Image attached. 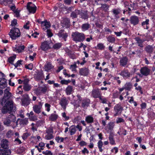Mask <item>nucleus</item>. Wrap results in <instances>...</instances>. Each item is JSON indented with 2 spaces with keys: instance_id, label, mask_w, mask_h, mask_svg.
<instances>
[{
  "instance_id": "1",
  "label": "nucleus",
  "mask_w": 155,
  "mask_h": 155,
  "mask_svg": "<svg viewBox=\"0 0 155 155\" xmlns=\"http://www.w3.org/2000/svg\"><path fill=\"white\" fill-rule=\"evenodd\" d=\"M72 36L73 40L75 41L81 42L83 41L85 39V35L83 33L78 32H73Z\"/></svg>"
},
{
  "instance_id": "2",
  "label": "nucleus",
  "mask_w": 155,
  "mask_h": 155,
  "mask_svg": "<svg viewBox=\"0 0 155 155\" xmlns=\"http://www.w3.org/2000/svg\"><path fill=\"white\" fill-rule=\"evenodd\" d=\"M6 103L3 107L2 111L3 114H5L8 111H11L14 108L13 102L12 101H5Z\"/></svg>"
},
{
  "instance_id": "3",
  "label": "nucleus",
  "mask_w": 155,
  "mask_h": 155,
  "mask_svg": "<svg viewBox=\"0 0 155 155\" xmlns=\"http://www.w3.org/2000/svg\"><path fill=\"white\" fill-rule=\"evenodd\" d=\"M21 35L19 29L17 28H13L9 33V35L12 39H15Z\"/></svg>"
},
{
  "instance_id": "4",
  "label": "nucleus",
  "mask_w": 155,
  "mask_h": 155,
  "mask_svg": "<svg viewBox=\"0 0 155 155\" xmlns=\"http://www.w3.org/2000/svg\"><path fill=\"white\" fill-rule=\"evenodd\" d=\"M23 97V98L21 100L22 105L25 106H27L30 103L31 99L27 94H24Z\"/></svg>"
},
{
  "instance_id": "5",
  "label": "nucleus",
  "mask_w": 155,
  "mask_h": 155,
  "mask_svg": "<svg viewBox=\"0 0 155 155\" xmlns=\"http://www.w3.org/2000/svg\"><path fill=\"white\" fill-rule=\"evenodd\" d=\"M43 103V102L40 101L38 103V104L34 105L33 107V110L34 112L37 114L40 113Z\"/></svg>"
},
{
  "instance_id": "6",
  "label": "nucleus",
  "mask_w": 155,
  "mask_h": 155,
  "mask_svg": "<svg viewBox=\"0 0 155 155\" xmlns=\"http://www.w3.org/2000/svg\"><path fill=\"white\" fill-rule=\"evenodd\" d=\"M27 9L30 13H34L36 10V6L31 2L28 3L27 5Z\"/></svg>"
},
{
  "instance_id": "7",
  "label": "nucleus",
  "mask_w": 155,
  "mask_h": 155,
  "mask_svg": "<svg viewBox=\"0 0 155 155\" xmlns=\"http://www.w3.org/2000/svg\"><path fill=\"white\" fill-rule=\"evenodd\" d=\"M123 110V108L121 106L120 104H116L114 107V110L115 113V116H116L118 114H120Z\"/></svg>"
},
{
  "instance_id": "8",
  "label": "nucleus",
  "mask_w": 155,
  "mask_h": 155,
  "mask_svg": "<svg viewBox=\"0 0 155 155\" xmlns=\"http://www.w3.org/2000/svg\"><path fill=\"white\" fill-rule=\"evenodd\" d=\"M8 118L10 120L11 122H13L14 123L12 125L13 128L16 127L18 125V121H16V117L13 114H11L9 115Z\"/></svg>"
},
{
  "instance_id": "9",
  "label": "nucleus",
  "mask_w": 155,
  "mask_h": 155,
  "mask_svg": "<svg viewBox=\"0 0 155 155\" xmlns=\"http://www.w3.org/2000/svg\"><path fill=\"white\" fill-rule=\"evenodd\" d=\"M40 24H41V27L44 31L49 29L51 27L49 22H48L47 20L41 21Z\"/></svg>"
},
{
  "instance_id": "10",
  "label": "nucleus",
  "mask_w": 155,
  "mask_h": 155,
  "mask_svg": "<svg viewBox=\"0 0 155 155\" xmlns=\"http://www.w3.org/2000/svg\"><path fill=\"white\" fill-rule=\"evenodd\" d=\"M150 70L147 67H144L141 68L140 70V72L143 75L147 76L149 75Z\"/></svg>"
},
{
  "instance_id": "11",
  "label": "nucleus",
  "mask_w": 155,
  "mask_h": 155,
  "mask_svg": "<svg viewBox=\"0 0 155 155\" xmlns=\"http://www.w3.org/2000/svg\"><path fill=\"white\" fill-rule=\"evenodd\" d=\"M68 103V102L66 98L65 97H64L61 99L59 104L65 110Z\"/></svg>"
},
{
  "instance_id": "12",
  "label": "nucleus",
  "mask_w": 155,
  "mask_h": 155,
  "mask_svg": "<svg viewBox=\"0 0 155 155\" xmlns=\"http://www.w3.org/2000/svg\"><path fill=\"white\" fill-rule=\"evenodd\" d=\"M130 23L134 25H137L139 22L138 18L136 16H131L130 18Z\"/></svg>"
},
{
  "instance_id": "13",
  "label": "nucleus",
  "mask_w": 155,
  "mask_h": 155,
  "mask_svg": "<svg viewBox=\"0 0 155 155\" xmlns=\"http://www.w3.org/2000/svg\"><path fill=\"white\" fill-rule=\"evenodd\" d=\"M58 35L60 38H63L65 41H66V38L68 36V34L64 32V30H60L58 34Z\"/></svg>"
},
{
  "instance_id": "14",
  "label": "nucleus",
  "mask_w": 155,
  "mask_h": 155,
  "mask_svg": "<svg viewBox=\"0 0 155 155\" xmlns=\"http://www.w3.org/2000/svg\"><path fill=\"white\" fill-rule=\"evenodd\" d=\"M41 48L43 51H46L50 48L49 44L47 41L43 42L41 45Z\"/></svg>"
},
{
  "instance_id": "15",
  "label": "nucleus",
  "mask_w": 155,
  "mask_h": 155,
  "mask_svg": "<svg viewBox=\"0 0 155 155\" xmlns=\"http://www.w3.org/2000/svg\"><path fill=\"white\" fill-rule=\"evenodd\" d=\"M8 141L7 140L5 139H3L1 141L0 146L2 148L6 149L8 147Z\"/></svg>"
},
{
  "instance_id": "16",
  "label": "nucleus",
  "mask_w": 155,
  "mask_h": 155,
  "mask_svg": "<svg viewBox=\"0 0 155 155\" xmlns=\"http://www.w3.org/2000/svg\"><path fill=\"white\" fill-rule=\"evenodd\" d=\"M6 80L4 78H0V88L4 89L7 86Z\"/></svg>"
},
{
  "instance_id": "17",
  "label": "nucleus",
  "mask_w": 155,
  "mask_h": 155,
  "mask_svg": "<svg viewBox=\"0 0 155 155\" xmlns=\"http://www.w3.org/2000/svg\"><path fill=\"white\" fill-rule=\"evenodd\" d=\"M128 59L126 57H124L120 59V65L122 66H124L127 64Z\"/></svg>"
},
{
  "instance_id": "18",
  "label": "nucleus",
  "mask_w": 155,
  "mask_h": 155,
  "mask_svg": "<svg viewBox=\"0 0 155 155\" xmlns=\"http://www.w3.org/2000/svg\"><path fill=\"white\" fill-rule=\"evenodd\" d=\"M79 73L82 75L86 76L88 75L89 73L88 69L86 68L80 69Z\"/></svg>"
},
{
  "instance_id": "19",
  "label": "nucleus",
  "mask_w": 155,
  "mask_h": 155,
  "mask_svg": "<svg viewBox=\"0 0 155 155\" xmlns=\"http://www.w3.org/2000/svg\"><path fill=\"white\" fill-rule=\"evenodd\" d=\"M114 132H111L109 135V140L110 144L111 145H115V142L114 140Z\"/></svg>"
},
{
  "instance_id": "20",
  "label": "nucleus",
  "mask_w": 155,
  "mask_h": 155,
  "mask_svg": "<svg viewBox=\"0 0 155 155\" xmlns=\"http://www.w3.org/2000/svg\"><path fill=\"white\" fill-rule=\"evenodd\" d=\"M15 47L13 48V50L16 52H20L23 50L25 48V46L24 45L21 46H18V45H16Z\"/></svg>"
},
{
  "instance_id": "21",
  "label": "nucleus",
  "mask_w": 155,
  "mask_h": 155,
  "mask_svg": "<svg viewBox=\"0 0 155 155\" xmlns=\"http://www.w3.org/2000/svg\"><path fill=\"white\" fill-rule=\"evenodd\" d=\"M145 50L147 53L151 54L153 51L154 47L152 45H149L145 47Z\"/></svg>"
},
{
  "instance_id": "22",
  "label": "nucleus",
  "mask_w": 155,
  "mask_h": 155,
  "mask_svg": "<svg viewBox=\"0 0 155 155\" xmlns=\"http://www.w3.org/2000/svg\"><path fill=\"white\" fill-rule=\"evenodd\" d=\"M45 71H49L51 69L54 68V66L50 62H47L44 66Z\"/></svg>"
},
{
  "instance_id": "23",
  "label": "nucleus",
  "mask_w": 155,
  "mask_h": 155,
  "mask_svg": "<svg viewBox=\"0 0 155 155\" xmlns=\"http://www.w3.org/2000/svg\"><path fill=\"white\" fill-rule=\"evenodd\" d=\"M120 75L124 78H128L130 76L131 74L127 70H124L121 71Z\"/></svg>"
},
{
  "instance_id": "24",
  "label": "nucleus",
  "mask_w": 155,
  "mask_h": 155,
  "mask_svg": "<svg viewBox=\"0 0 155 155\" xmlns=\"http://www.w3.org/2000/svg\"><path fill=\"white\" fill-rule=\"evenodd\" d=\"M105 46L104 44L102 43H98L97 46L94 47V48L96 50H104Z\"/></svg>"
},
{
  "instance_id": "25",
  "label": "nucleus",
  "mask_w": 155,
  "mask_h": 155,
  "mask_svg": "<svg viewBox=\"0 0 155 155\" xmlns=\"http://www.w3.org/2000/svg\"><path fill=\"white\" fill-rule=\"evenodd\" d=\"M81 14V11L79 10H75L74 11L71 12V16L73 18H77L78 15H80Z\"/></svg>"
},
{
  "instance_id": "26",
  "label": "nucleus",
  "mask_w": 155,
  "mask_h": 155,
  "mask_svg": "<svg viewBox=\"0 0 155 155\" xmlns=\"http://www.w3.org/2000/svg\"><path fill=\"white\" fill-rule=\"evenodd\" d=\"M135 39L136 41H137V43L138 45V46H139L140 47L142 48L143 47V43L145 41V40L144 39H141L139 37H136L135 38Z\"/></svg>"
},
{
  "instance_id": "27",
  "label": "nucleus",
  "mask_w": 155,
  "mask_h": 155,
  "mask_svg": "<svg viewBox=\"0 0 155 155\" xmlns=\"http://www.w3.org/2000/svg\"><path fill=\"white\" fill-rule=\"evenodd\" d=\"M92 96L94 98H96L100 97V94L99 91L96 90H94L92 91Z\"/></svg>"
},
{
  "instance_id": "28",
  "label": "nucleus",
  "mask_w": 155,
  "mask_h": 155,
  "mask_svg": "<svg viewBox=\"0 0 155 155\" xmlns=\"http://www.w3.org/2000/svg\"><path fill=\"white\" fill-rule=\"evenodd\" d=\"M69 130L71 135L74 134L76 131V127L75 126L72 125L69 128Z\"/></svg>"
},
{
  "instance_id": "29",
  "label": "nucleus",
  "mask_w": 155,
  "mask_h": 155,
  "mask_svg": "<svg viewBox=\"0 0 155 155\" xmlns=\"http://www.w3.org/2000/svg\"><path fill=\"white\" fill-rule=\"evenodd\" d=\"M124 86L127 91H130L132 88V85L130 82H126Z\"/></svg>"
},
{
  "instance_id": "30",
  "label": "nucleus",
  "mask_w": 155,
  "mask_h": 155,
  "mask_svg": "<svg viewBox=\"0 0 155 155\" xmlns=\"http://www.w3.org/2000/svg\"><path fill=\"white\" fill-rule=\"evenodd\" d=\"M85 121L88 124L92 123L94 122V118L91 115L87 116L85 119Z\"/></svg>"
},
{
  "instance_id": "31",
  "label": "nucleus",
  "mask_w": 155,
  "mask_h": 155,
  "mask_svg": "<svg viewBox=\"0 0 155 155\" xmlns=\"http://www.w3.org/2000/svg\"><path fill=\"white\" fill-rule=\"evenodd\" d=\"M73 91V88L71 86H68L65 90L66 93L67 95H70Z\"/></svg>"
},
{
  "instance_id": "32",
  "label": "nucleus",
  "mask_w": 155,
  "mask_h": 155,
  "mask_svg": "<svg viewBox=\"0 0 155 155\" xmlns=\"http://www.w3.org/2000/svg\"><path fill=\"white\" fill-rule=\"evenodd\" d=\"M90 25L88 23H85L83 24L81 26V29L83 31H85L87 30L90 27Z\"/></svg>"
},
{
  "instance_id": "33",
  "label": "nucleus",
  "mask_w": 155,
  "mask_h": 155,
  "mask_svg": "<svg viewBox=\"0 0 155 155\" xmlns=\"http://www.w3.org/2000/svg\"><path fill=\"white\" fill-rule=\"evenodd\" d=\"M11 96V93H8V94H5L2 100V104L3 102L4 103L6 99H8Z\"/></svg>"
},
{
  "instance_id": "34",
  "label": "nucleus",
  "mask_w": 155,
  "mask_h": 155,
  "mask_svg": "<svg viewBox=\"0 0 155 155\" xmlns=\"http://www.w3.org/2000/svg\"><path fill=\"white\" fill-rule=\"evenodd\" d=\"M58 117V115L54 114H52L49 117V119L51 121L56 120Z\"/></svg>"
},
{
  "instance_id": "35",
  "label": "nucleus",
  "mask_w": 155,
  "mask_h": 155,
  "mask_svg": "<svg viewBox=\"0 0 155 155\" xmlns=\"http://www.w3.org/2000/svg\"><path fill=\"white\" fill-rule=\"evenodd\" d=\"M114 126V124L113 122H110L108 123L107 126L106 127V130L108 131L111 130H113Z\"/></svg>"
},
{
  "instance_id": "36",
  "label": "nucleus",
  "mask_w": 155,
  "mask_h": 155,
  "mask_svg": "<svg viewBox=\"0 0 155 155\" xmlns=\"http://www.w3.org/2000/svg\"><path fill=\"white\" fill-rule=\"evenodd\" d=\"M28 123V119L27 118H25L20 120V124L21 125H27Z\"/></svg>"
},
{
  "instance_id": "37",
  "label": "nucleus",
  "mask_w": 155,
  "mask_h": 155,
  "mask_svg": "<svg viewBox=\"0 0 155 155\" xmlns=\"http://www.w3.org/2000/svg\"><path fill=\"white\" fill-rule=\"evenodd\" d=\"M97 145L100 151L101 152H102L103 150L102 149L103 145V143L101 140H99L98 141V142L97 143Z\"/></svg>"
},
{
  "instance_id": "38",
  "label": "nucleus",
  "mask_w": 155,
  "mask_h": 155,
  "mask_svg": "<svg viewBox=\"0 0 155 155\" xmlns=\"http://www.w3.org/2000/svg\"><path fill=\"white\" fill-rule=\"evenodd\" d=\"M54 137L52 134H47L45 137V139L47 140H50L52 139Z\"/></svg>"
},
{
  "instance_id": "39",
  "label": "nucleus",
  "mask_w": 155,
  "mask_h": 155,
  "mask_svg": "<svg viewBox=\"0 0 155 155\" xmlns=\"http://www.w3.org/2000/svg\"><path fill=\"white\" fill-rule=\"evenodd\" d=\"M107 41L110 43H114L115 41V39L112 36H110L107 38Z\"/></svg>"
},
{
  "instance_id": "40",
  "label": "nucleus",
  "mask_w": 155,
  "mask_h": 155,
  "mask_svg": "<svg viewBox=\"0 0 155 155\" xmlns=\"http://www.w3.org/2000/svg\"><path fill=\"white\" fill-rule=\"evenodd\" d=\"M16 57V56L15 55L9 57L8 59V61L11 64H12L15 59Z\"/></svg>"
},
{
  "instance_id": "41",
  "label": "nucleus",
  "mask_w": 155,
  "mask_h": 155,
  "mask_svg": "<svg viewBox=\"0 0 155 155\" xmlns=\"http://www.w3.org/2000/svg\"><path fill=\"white\" fill-rule=\"evenodd\" d=\"M23 89L24 90L26 91H28L30 90L31 87L30 85L28 84H25L23 86Z\"/></svg>"
},
{
  "instance_id": "42",
  "label": "nucleus",
  "mask_w": 155,
  "mask_h": 155,
  "mask_svg": "<svg viewBox=\"0 0 155 155\" xmlns=\"http://www.w3.org/2000/svg\"><path fill=\"white\" fill-rule=\"evenodd\" d=\"M34 92L37 95H39L41 94L40 87H38L34 90Z\"/></svg>"
},
{
  "instance_id": "43",
  "label": "nucleus",
  "mask_w": 155,
  "mask_h": 155,
  "mask_svg": "<svg viewBox=\"0 0 155 155\" xmlns=\"http://www.w3.org/2000/svg\"><path fill=\"white\" fill-rule=\"evenodd\" d=\"M14 133L12 130H9L6 134V137L8 138H10L13 135Z\"/></svg>"
},
{
  "instance_id": "44",
  "label": "nucleus",
  "mask_w": 155,
  "mask_h": 155,
  "mask_svg": "<svg viewBox=\"0 0 155 155\" xmlns=\"http://www.w3.org/2000/svg\"><path fill=\"white\" fill-rule=\"evenodd\" d=\"M55 140L58 143H61L63 142L64 138L62 137L58 136L55 137Z\"/></svg>"
},
{
  "instance_id": "45",
  "label": "nucleus",
  "mask_w": 155,
  "mask_h": 155,
  "mask_svg": "<svg viewBox=\"0 0 155 155\" xmlns=\"http://www.w3.org/2000/svg\"><path fill=\"white\" fill-rule=\"evenodd\" d=\"M11 123L10 120L8 118L6 119L3 121L4 124L7 126H9Z\"/></svg>"
},
{
  "instance_id": "46",
  "label": "nucleus",
  "mask_w": 155,
  "mask_h": 155,
  "mask_svg": "<svg viewBox=\"0 0 155 155\" xmlns=\"http://www.w3.org/2000/svg\"><path fill=\"white\" fill-rule=\"evenodd\" d=\"M22 86H20L17 88L16 91V93L17 94H21L23 93V91L21 89Z\"/></svg>"
},
{
  "instance_id": "47",
  "label": "nucleus",
  "mask_w": 155,
  "mask_h": 155,
  "mask_svg": "<svg viewBox=\"0 0 155 155\" xmlns=\"http://www.w3.org/2000/svg\"><path fill=\"white\" fill-rule=\"evenodd\" d=\"M89 100L84 101L82 103V106L83 107H87L89 104Z\"/></svg>"
},
{
  "instance_id": "48",
  "label": "nucleus",
  "mask_w": 155,
  "mask_h": 155,
  "mask_svg": "<svg viewBox=\"0 0 155 155\" xmlns=\"http://www.w3.org/2000/svg\"><path fill=\"white\" fill-rule=\"evenodd\" d=\"M120 10L119 9H114L113 10V14L115 16L118 15L120 12Z\"/></svg>"
},
{
  "instance_id": "49",
  "label": "nucleus",
  "mask_w": 155,
  "mask_h": 155,
  "mask_svg": "<svg viewBox=\"0 0 155 155\" xmlns=\"http://www.w3.org/2000/svg\"><path fill=\"white\" fill-rule=\"evenodd\" d=\"M61 115L64 120H67L69 118V117L67 116L66 115V114L65 112L62 113H61Z\"/></svg>"
},
{
  "instance_id": "50",
  "label": "nucleus",
  "mask_w": 155,
  "mask_h": 155,
  "mask_svg": "<svg viewBox=\"0 0 155 155\" xmlns=\"http://www.w3.org/2000/svg\"><path fill=\"white\" fill-rule=\"evenodd\" d=\"M61 46V43H58L55 44L53 46V48L55 49H58Z\"/></svg>"
},
{
  "instance_id": "51",
  "label": "nucleus",
  "mask_w": 155,
  "mask_h": 155,
  "mask_svg": "<svg viewBox=\"0 0 155 155\" xmlns=\"http://www.w3.org/2000/svg\"><path fill=\"white\" fill-rule=\"evenodd\" d=\"M30 26V22L29 21L26 22L24 25L23 28L25 29L28 30Z\"/></svg>"
},
{
  "instance_id": "52",
  "label": "nucleus",
  "mask_w": 155,
  "mask_h": 155,
  "mask_svg": "<svg viewBox=\"0 0 155 155\" xmlns=\"http://www.w3.org/2000/svg\"><path fill=\"white\" fill-rule=\"evenodd\" d=\"M41 94H45L46 92L47 88L46 87H40Z\"/></svg>"
},
{
  "instance_id": "53",
  "label": "nucleus",
  "mask_w": 155,
  "mask_h": 155,
  "mask_svg": "<svg viewBox=\"0 0 155 155\" xmlns=\"http://www.w3.org/2000/svg\"><path fill=\"white\" fill-rule=\"evenodd\" d=\"M46 30L47 32V34L48 37H50L53 36V35L51 30L49 29H47Z\"/></svg>"
},
{
  "instance_id": "54",
  "label": "nucleus",
  "mask_w": 155,
  "mask_h": 155,
  "mask_svg": "<svg viewBox=\"0 0 155 155\" xmlns=\"http://www.w3.org/2000/svg\"><path fill=\"white\" fill-rule=\"evenodd\" d=\"M101 7L104 10H107L109 7V6L106 4H102Z\"/></svg>"
},
{
  "instance_id": "55",
  "label": "nucleus",
  "mask_w": 155,
  "mask_h": 155,
  "mask_svg": "<svg viewBox=\"0 0 155 155\" xmlns=\"http://www.w3.org/2000/svg\"><path fill=\"white\" fill-rule=\"evenodd\" d=\"M45 110L48 112H49L50 110L51 105L48 103H46L45 104Z\"/></svg>"
},
{
  "instance_id": "56",
  "label": "nucleus",
  "mask_w": 155,
  "mask_h": 155,
  "mask_svg": "<svg viewBox=\"0 0 155 155\" xmlns=\"http://www.w3.org/2000/svg\"><path fill=\"white\" fill-rule=\"evenodd\" d=\"M22 62V61L18 60V61L16 63L14 64V66L15 68H17L18 66H20V65H21V62Z\"/></svg>"
},
{
  "instance_id": "57",
  "label": "nucleus",
  "mask_w": 155,
  "mask_h": 155,
  "mask_svg": "<svg viewBox=\"0 0 155 155\" xmlns=\"http://www.w3.org/2000/svg\"><path fill=\"white\" fill-rule=\"evenodd\" d=\"M76 64H72L71 65L70 67V69L71 70V71H76Z\"/></svg>"
},
{
  "instance_id": "58",
  "label": "nucleus",
  "mask_w": 155,
  "mask_h": 155,
  "mask_svg": "<svg viewBox=\"0 0 155 155\" xmlns=\"http://www.w3.org/2000/svg\"><path fill=\"white\" fill-rule=\"evenodd\" d=\"M4 4L5 5H7L8 4H10L12 3V0H3Z\"/></svg>"
},
{
  "instance_id": "59",
  "label": "nucleus",
  "mask_w": 155,
  "mask_h": 155,
  "mask_svg": "<svg viewBox=\"0 0 155 155\" xmlns=\"http://www.w3.org/2000/svg\"><path fill=\"white\" fill-rule=\"evenodd\" d=\"M64 23L68 26L70 25V20L68 18H65L64 19Z\"/></svg>"
},
{
  "instance_id": "60",
  "label": "nucleus",
  "mask_w": 155,
  "mask_h": 155,
  "mask_svg": "<svg viewBox=\"0 0 155 155\" xmlns=\"http://www.w3.org/2000/svg\"><path fill=\"white\" fill-rule=\"evenodd\" d=\"M80 15H81V17L84 19H86L88 18L87 14L86 12L85 13H82L81 12V14Z\"/></svg>"
},
{
  "instance_id": "61",
  "label": "nucleus",
  "mask_w": 155,
  "mask_h": 155,
  "mask_svg": "<svg viewBox=\"0 0 155 155\" xmlns=\"http://www.w3.org/2000/svg\"><path fill=\"white\" fill-rule=\"evenodd\" d=\"M53 130L52 127L49 128L46 130V133L47 134H53Z\"/></svg>"
},
{
  "instance_id": "62",
  "label": "nucleus",
  "mask_w": 155,
  "mask_h": 155,
  "mask_svg": "<svg viewBox=\"0 0 155 155\" xmlns=\"http://www.w3.org/2000/svg\"><path fill=\"white\" fill-rule=\"evenodd\" d=\"M116 121L117 123L118 124L121 122H124V120L121 117H119L117 119Z\"/></svg>"
},
{
  "instance_id": "63",
  "label": "nucleus",
  "mask_w": 155,
  "mask_h": 155,
  "mask_svg": "<svg viewBox=\"0 0 155 155\" xmlns=\"http://www.w3.org/2000/svg\"><path fill=\"white\" fill-rule=\"evenodd\" d=\"M33 65L32 64H28V65H25V68L31 70L33 68Z\"/></svg>"
},
{
  "instance_id": "64",
  "label": "nucleus",
  "mask_w": 155,
  "mask_h": 155,
  "mask_svg": "<svg viewBox=\"0 0 155 155\" xmlns=\"http://www.w3.org/2000/svg\"><path fill=\"white\" fill-rule=\"evenodd\" d=\"M111 151L112 152L114 153L115 154H116L118 152V149L117 147H115L111 150Z\"/></svg>"
}]
</instances>
